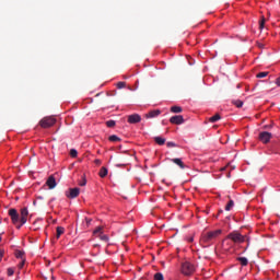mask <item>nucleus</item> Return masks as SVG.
<instances>
[{
	"label": "nucleus",
	"mask_w": 280,
	"mask_h": 280,
	"mask_svg": "<svg viewBox=\"0 0 280 280\" xmlns=\"http://www.w3.org/2000/svg\"><path fill=\"white\" fill-rule=\"evenodd\" d=\"M55 125H56V118H54V116L44 117L39 121V126L42 128H51V126H55Z\"/></svg>",
	"instance_id": "39448f33"
},
{
	"label": "nucleus",
	"mask_w": 280,
	"mask_h": 280,
	"mask_svg": "<svg viewBox=\"0 0 280 280\" xmlns=\"http://www.w3.org/2000/svg\"><path fill=\"white\" fill-rule=\"evenodd\" d=\"M86 220V224L90 225L91 224V219H85Z\"/></svg>",
	"instance_id": "4c0bfd02"
},
{
	"label": "nucleus",
	"mask_w": 280,
	"mask_h": 280,
	"mask_svg": "<svg viewBox=\"0 0 280 280\" xmlns=\"http://www.w3.org/2000/svg\"><path fill=\"white\" fill-rule=\"evenodd\" d=\"M268 75V72H259L256 78H266Z\"/></svg>",
	"instance_id": "c756f323"
},
{
	"label": "nucleus",
	"mask_w": 280,
	"mask_h": 280,
	"mask_svg": "<svg viewBox=\"0 0 280 280\" xmlns=\"http://www.w3.org/2000/svg\"><path fill=\"white\" fill-rule=\"evenodd\" d=\"M154 141H155V143H158V145H165V138L155 137Z\"/></svg>",
	"instance_id": "2eb2a0df"
},
{
	"label": "nucleus",
	"mask_w": 280,
	"mask_h": 280,
	"mask_svg": "<svg viewBox=\"0 0 280 280\" xmlns=\"http://www.w3.org/2000/svg\"><path fill=\"white\" fill-rule=\"evenodd\" d=\"M141 121V116L139 114H133L128 116V124H139Z\"/></svg>",
	"instance_id": "9d476101"
},
{
	"label": "nucleus",
	"mask_w": 280,
	"mask_h": 280,
	"mask_svg": "<svg viewBox=\"0 0 280 280\" xmlns=\"http://www.w3.org/2000/svg\"><path fill=\"white\" fill-rule=\"evenodd\" d=\"M109 141H112V142L115 143V142H117V141H121V138H119V137L113 135V136H109Z\"/></svg>",
	"instance_id": "4be33fe9"
},
{
	"label": "nucleus",
	"mask_w": 280,
	"mask_h": 280,
	"mask_svg": "<svg viewBox=\"0 0 280 280\" xmlns=\"http://www.w3.org/2000/svg\"><path fill=\"white\" fill-rule=\"evenodd\" d=\"M276 84H277V86H280V77L278 79H276Z\"/></svg>",
	"instance_id": "c9c22d12"
},
{
	"label": "nucleus",
	"mask_w": 280,
	"mask_h": 280,
	"mask_svg": "<svg viewBox=\"0 0 280 280\" xmlns=\"http://www.w3.org/2000/svg\"><path fill=\"white\" fill-rule=\"evenodd\" d=\"M223 211L222 210H219V213H222Z\"/></svg>",
	"instance_id": "a19ab883"
},
{
	"label": "nucleus",
	"mask_w": 280,
	"mask_h": 280,
	"mask_svg": "<svg viewBox=\"0 0 280 280\" xmlns=\"http://www.w3.org/2000/svg\"><path fill=\"white\" fill-rule=\"evenodd\" d=\"M12 275H14V269L9 268V269H8V276H9V277H12Z\"/></svg>",
	"instance_id": "72a5a7b5"
},
{
	"label": "nucleus",
	"mask_w": 280,
	"mask_h": 280,
	"mask_svg": "<svg viewBox=\"0 0 280 280\" xmlns=\"http://www.w3.org/2000/svg\"><path fill=\"white\" fill-rule=\"evenodd\" d=\"M117 89H126V82H124V81L118 82Z\"/></svg>",
	"instance_id": "a878e982"
},
{
	"label": "nucleus",
	"mask_w": 280,
	"mask_h": 280,
	"mask_svg": "<svg viewBox=\"0 0 280 280\" xmlns=\"http://www.w3.org/2000/svg\"><path fill=\"white\" fill-rule=\"evenodd\" d=\"M171 113H176V114L183 113V107H180V106H172L171 107Z\"/></svg>",
	"instance_id": "6ab92c4d"
},
{
	"label": "nucleus",
	"mask_w": 280,
	"mask_h": 280,
	"mask_svg": "<svg viewBox=\"0 0 280 280\" xmlns=\"http://www.w3.org/2000/svg\"><path fill=\"white\" fill-rule=\"evenodd\" d=\"M171 161H172V163H175V165H178V167H180V170H185L186 165L182 159L175 158V159H171Z\"/></svg>",
	"instance_id": "f8f14e48"
},
{
	"label": "nucleus",
	"mask_w": 280,
	"mask_h": 280,
	"mask_svg": "<svg viewBox=\"0 0 280 280\" xmlns=\"http://www.w3.org/2000/svg\"><path fill=\"white\" fill-rule=\"evenodd\" d=\"M170 122L174 124L175 126H180L182 124H185V118L183 115H176L170 118Z\"/></svg>",
	"instance_id": "0eeeda50"
},
{
	"label": "nucleus",
	"mask_w": 280,
	"mask_h": 280,
	"mask_svg": "<svg viewBox=\"0 0 280 280\" xmlns=\"http://www.w3.org/2000/svg\"><path fill=\"white\" fill-rule=\"evenodd\" d=\"M100 240H102V242H108V235H106V234H101V235H100Z\"/></svg>",
	"instance_id": "c85d7f7f"
},
{
	"label": "nucleus",
	"mask_w": 280,
	"mask_h": 280,
	"mask_svg": "<svg viewBox=\"0 0 280 280\" xmlns=\"http://www.w3.org/2000/svg\"><path fill=\"white\" fill-rule=\"evenodd\" d=\"M80 187L86 186V177H83L82 182L79 183Z\"/></svg>",
	"instance_id": "7c9ffc66"
},
{
	"label": "nucleus",
	"mask_w": 280,
	"mask_h": 280,
	"mask_svg": "<svg viewBox=\"0 0 280 280\" xmlns=\"http://www.w3.org/2000/svg\"><path fill=\"white\" fill-rule=\"evenodd\" d=\"M237 261H240L241 266H248V258L246 257H238Z\"/></svg>",
	"instance_id": "a211bd4d"
},
{
	"label": "nucleus",
	"mask_w": 280,
	"mask_h": 280,
	"mask_svg": "<svg viewBox=\"0 0 280 280\" xmlns=\"http://www.w3.org/2000/svg\"><path fill=\"white\" fill-rule=\"evenodd\" d=\"M232 104H234L236 108H242L244 106V102H242L241 100L232 101Z\"/></svg>",
	"instance_id": "aec40b11"
},
{
	"label": "nucleus",
	"mask_w": 280,
	"mask_h": 280,
	"mask_svg": "<svg viewBox=\"0 0 280 280\" xmlns=\"http://www.w3.org/2000/svg\"><path fill=\"white\" fill-rule=\"evenodd\" d=\"M220 119H222L220 114H215L214 116L209 118V121H210V124H215V121H220Z\"/></svg>",
	"instance_id": "4468645a"
},
{
	"label": "nucleus",
	"mask_w": 280,
	"mask_h": 280,
	"mask_svg": "<svg viewBox=\"0 0 280 280\" xmlns=\"http://www.w3.org/2000/svg\"><path fill=\"white\" fill-rule=\"evenodd\" d=\"M167 148H178V145L175 142L168 141L166 143Z\"/></svg>",
	"instance_id": "cd10ccee"
},
{
	"label": "nucleus",
	"mask_w": 280,
	"mask_h": 280,
	"mask_svg": "<svg viewBox=\"0 0 280 280\" xmlns=\"http://www.w3.org/2000/svg\"><path fill=\"white\" fill-rule=\"evenodd\" d=\"M9 215L11 218L12 224H14L16 229H21V226H23V224L27 222V215H30V211L27 210V208H22L20 215L19 211L12 208L9 209Z\"/></svg>",
	"instance_id": "f257e3e1"
},
{
	"label": "nucleus",
	"mask_w": 280,
	"mask_h": 280,
	"mask_svg": "<svg viewBox=\"0 0 280 280\" xmlns=\"http://www.w3.org/2000/svg\"><path fill=\"white\" fill-rule=\"evenodd\" d=\"M159 115H161V110L160 109H154V110H151L148 114H145V118L147 119H154V117H159Z\"/></svg>",
	"instance_id": "9b49d317"
},
{
	"label": "nucleus",
	"mask_w": 280,
	"mask_h": 280,
	"mask_svg": "<svg viewBox=\"0 0 280 280\" xmlns=\"http://www.w3.org/2000/svg\"><path fill=\"white\" fill-rule=\"evenodd\" d=\"M259 141H261L262 143H269L270 139H272V133L268 132V131H262L259 133L258 137Z\"/></svg>",
	"instance_id": "423d86ee"
},
{
	"label": "nucleus",
	"mask_w": 280,
	"mask_h": 280,
	"mask_svg": "<svg viewBox=\"0 0 280 280\" xmlns=\"http://www.w3.org/2000/svg\"><path fill=\"white\" fill-rule=\"evenodd\" d=\"M98 175H100L101 178H106V176H108V168H106V167L103 166V167L100 170Z\"/></svg>",
	"instance_id": "ddd939ff"
},
{
	"label": "nucleus",
	"mask_w": 280,
	"mask_h": 280,
	"mask_svg": "<svg viewBox=\"0 0 280 280\" xmlns=\"http://www.w3.org/2000/svg\"><path fill=\"white\" fill-rule=\"evenodd\" d=\"M97 233H102V226H98L94 230V235H97Z\"/></svg>",
	"instance_id": "2f4dec72"
},
{
	"label": "nucleus",
	"mask_w": 280,
	"mask_h": 280,
	"mask_svg": "<svg viewBox=\"0 0 280 280\" xmlns=\"http://www.w3.org/2000/svg\"><path fill=\"white\" fill-rule=\"evenodd\" d=\"M63 234H65V228L57 226V234H56L57 240H60V235H63Z\"/></svg>",
	"instance_id": "dca6fc26"
},
{
	"label": "nucleus",
	"mask_w": 280,
	"mask_h": 280,
	"mask_svg": "<svg viewBox=\"0 0 280 280\" xmlns=\"http://www.w3.org/2000/svg\"><path fill=\"white\" fill-rule=\"evenodd\" d=\"M233 207H235V202L233 201V199H230L228 205L225 206V211H231Z\"/></svg>",
	"instance_id": "f3484780"
},
{
	"label": "nucleus",
	"mask_w": 280,
	"mask_h": 280,
	"mask_svg": "<svg viewBox=\"0 0 280 280\" xmlns=\"http://www.w3.org/2000/svg\"><path fill=\"white\" fill-rule=\"evenodd\" d=\"M0 280H3V278H0Z\"/></svg>",
	"instance_id": "79ce46f5"
},
{
	"label": "nucleus",
	"mask_w": 280,
	"mask_h": 280,
	"mask_svg": "<svg viewBox=\"0 0 280 280\" xmlns=\"http://www.w3.org/2000/svg\"><path fill=\"white\" fill-rule=\"evenodd\" d=\"M266 25V18H262L260 23H259V28L264 30V26Z\"/></svg>",
	"instance_id": "bb28decb"
},
{
	"label": "nucleus",
	"mask_w": 280,
	"mask_h": 280,
	"mask_svg": "<svg viewBox=\"0 0 280 280\" xmlns=\"http://www.w3.org/2000/svg\"><path fill=\"white\" fill-rule=\"evenodd\" d=\"M196 272V267L189 262L186 261L182 264V273L185 275L186 277H189L190 275H194Z\"/></svg>",
	"instance_id": "7ed1b4c3"
},
{
	"label": "nucleus",
	"mask_w": 280,
	"mask_h": 280,
	"mask_svg": "<svg viewBox=\"0 0 280 280\" xmlns=\"http://www.w3.org/2000/svg\"><path fill=\"white\" fill-rule=\"evenodd\" d=\"M231 176V173L228 174V178Z\"/></svg>",
	"instance_id": "58836bf2"
},
{
	"label": "nucleus",
	"mask_w": 280,
	"mask_h": 280,
	"mask_svg": "<svg viewBox=\"0 0 280 280\" xmlns=\"http://www.w3.org/2000/svg\"><path fill=\"white\" fill-rule=\"evenodd\" d=\"M222 235V230L206 232L201 235L202 244H213Z\"/></svg>",
	"instance_id": "f03ea898"
},
{
	"label": "nucleus",
	"mask_w": 280,
	"mask_h": 280,
	"mask_svg": "<svg viewBox=\"0 0 280 280\" xmlns=\"http://www.w3.org/2000/svg\"><path fill=\"white\" fill-rule=\"evenodd\" d=\"M46 185L48 189H56V186L58 185L56 183V177H54V175H50L46 182Z\"/></svg>",
	"instance_id": "1a4fd4ad"
},
{
	"label": "nucleus",
	"mask_w": 280,
	"mask_h": 280,
	"mask_svg": "<svg viewBox=\"0 0 280 280\" xmlns=\"http://www.w3.org/2000/svg\"><path fill=\"white\" fill-rule=\"evenodd\" d=\"M70 156H71L72 159L78 158V150L71 149V150H70Z\"/></svg>",
	"instance_id": "b1692460"
},
{
	"label": "nucleus",
	"mask_w": 280,
	"mask_h": 280,
	"mask_svg": "<svg viewBox=\"0 0 280 280\" xmlns=\"http://www.w3.org/2000/svg\"><path fill=\"white\" fill-rule=\"evenodd\" d=\"M154 280H164L165 278L163 277V273L156 272L153 277Z\"/></svg>",
	"instance_id": "5701e85b"
},
{
	"label": "nucleus",
	"mask_w": 280,
	"mask_h": 280,
	"mask_svg": "<svg viewBox=\"0 0 280 280\" xmlns=\"http://www.w3.org/2000/svg\"><path fill=\"white\" fill-rule=\"evenodd\" d=\"M24 266H25V259H22V261L19 264L20 270L23 269Z\"/></svg>",
	"instance_id": "473e14b6"
},
{
	"label": "nucleus",
	"mask_w": 280,
	"mask_h": 280,
	"mask_svg": "<svg viewBox=\"0 0 280 280\" xmlns=\"http://www.w3.org/2000/svg\"><path fill=\"white\" fill-rule=\"evenodd\" d=\"M15 257H16L18 259H25V258H23V257H25V253L22 252V250H16V252H15Z\"/></svg>",
	"instance_id": "412c9836"
},
{
	"label": "nucleus",
	"mask_w": 280,
	"mask_h": 280,
	"mask_svg": "<svg viewBox=\"0 0 280 280\" xmlns=\"http://www.w3.org/2000/svg\"><path fill=\"white\" fill-rule=\"evenodd\" d=\"M189 242H194V238H190Z\"/></svg>",
	"instance_id": "ea45409f"
},
{
	"label": "nucleus",
	"mask_w": 280,
	"mask_h": 280,
	"mask_svg": "<svg viewBox=\"0 0 280 280\" xmlns=\"http://www.w3.org/2000/svg\"><path fill=\"white\" fill-rule=\"evenodd\" d=\"M228 240H232L234 244H243V242L246 241V237L238 232H231L228 235Z\"/></svg>",
	"instance_id": "20e7f679"
},
{
	"label": "nucleus",
	"mask_w": 280,
	"mask_h": 280,
	"mask_svg": "<svg viewBox=\"0 0 280 280\" xmlns=\"http://www.w3.org/2000/svg\"><path fill=\"white\" fill-rule=\"evenodd\" d=\"M115 120H107L106 121V126H107V128H115Z\"/></svg>",
	"instance_id": "393cba45"
},
{
	"label": "nucleus",
	"mask_w": 280,
	"mask_h": 280,
	"mask_svg": "<svg viewBox=\"0 0 280 280\" xmlns=\"http://www.w3.org/2000/svg\"><path fill=\"white\" fill-rule=\"evenodd\" d=\"M65 194L70 199L78 198L80 196V188H69Z\"/></svg>",
	"instance_id": "6e6552de"
},
{
	"label": "nucleus",
	"mask_w": 280,
	"mask_h": 280,
	"mask_svg": "<svg viewBox=\"0 0 280 280\" xmlns=\"http://www.w3.org/2000/svg\"><path fill=\"white\" fill-rule=\"evenodd\" d=\"M94 163L95 165H102V160H95Z\"/></svg>",
	"instance_id": "f704fd0d"
},
{
	"label": "nucleus",
	"mask_w": 280,
	"mask_h": 280,
	"mask_svg": "<svg viewBox=\"0 0 280 280\" xmlns=\"http://www.w3.org/2000/svg\"><path fill=\"white\" fill-rule=\"evenodd\" d=\"M3 259V250H0V261Z\"/></svg>",
	"instance_id": "e433bc0d"
}]
</instances>
